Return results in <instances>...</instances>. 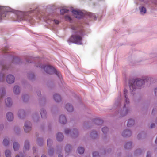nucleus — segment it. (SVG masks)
<instances>
[{
	"mask_svg": "<svg viewBox=\"0 0 157 157\" xmlns=\"http://www.w3.org/2000/svg\"><path fill=\"white\" fill-rule=\"evenodd\" d=\"M37 141H38V143L39 144H40V142H43V140H41V139H39Z\"/></svg>",
	"mask_w": 157,
	"mask_h": 157,
	"instance_id": "37",
	"label": "nucleus"
},
{
	"mask_svg": "<svg viewBox=\"0 0 157 157\" xmlns=\"http://www.w3.org/2000/svg\"><path fill=\"white\" fill-rule=\"evenodd\" d=\"M9 144V141L8 140L6 139H4L3 141V144L5 146H7Z\"/></svg>",
	"mask_w": 157,
	"mask_h": 157,
	"instance_id": "27",
	"label": "nucleus"
},
{
	"mask_svg": "<svg viewBox=\"0 0 157 157\" xmlns=\"http://www.w3.org/2000/svg\"><path fill=\"white\" fill-rule=\"evenodd\" d=\"M146 157H150V154L149 152H147Z\"/></svg>",
	"mask_w": 157,
	"mask_h": 157,
	"instance_id": "40",
	"label": "nucleus"
},
{
	"mask_svg": "<svg viewBox=\"0 0 157 157\" xmlns=\"http://www.w3.org/2000/svg\"><path fill=\"white\" fill-rule=\"evenodd\" d=\"M131 135V131L128 130H124L122 133V135L124 137L129 136Z\"/></svg>",
	"mask_w": 157,
	"mask_h": 157,
	"instance_id": "8",
	"label": "nucleus"
},
{
	"mask_svg": "<svg viewBox=\"0 0 157 157\" xmlns=\"http://www.w3.org/2000/svg\"><path fill=\"white\" fill-rule=\"evenodd\" d=\"M134 121L133 120L129 119L128 120L127 126L128 127H130L134 125Z\"/></svg>",
	"mask_w": 157,
	"mask_h": 157,
	"instance_id": "15",
	"label": "nucleus"
},
{
	"mask_svg": "<svg viewBox=\"0 0 157 157\" xmlns=\"http://www.w3.org/2000/svg\"><path fill=\"white\" fill-rule=\"evenodd\" d=\"M5 154L6 157H11V153L10 151L9 150L6 151Z\"/></svg>",
	"mask_w": 157,
	"mask_h": 157,
	"instance_id": "23",
	"label": "nucleus"
},
{
	"mask_svg": "<svg viewBox=\"0 0 157 157\" xmlns=\"http://www.w3.org/2000/svg\"><path fill=\"white\" fill-rule=\"evenodd\" d=\"M155 126V125L154 124H152L151 125V128H153Z\"/></svg>",
	"mask_w": 157,
	"mask_h": 157,
	"instance_id": "39",
	"label": "nucleus"
},
{
	"mask_svg": "<svg viewBox=\"0 0 157 157\" xmlns=\"http://www.w3.org/2000/svg\"><path fill=\"white\" fill-rule=\"evenodd\" d=\"M2 93H3V94H5V93L4 92H3V91H2Z\"/></svg>",
	"mask_w": 157,
	"mask_h": 157,
	"instance_id": "48",
	"label": "nucleus"
},
{
	"mask_svg": "<svg viewBox=\"0 0 157 157\" xmlns=\"http://www.w3.org/2000/svg\"><path fill=\"white\" fill-rule=\"evenodd\" d=\"M5 77L4 75L0 74V81H3L4 80Z\"/></svg>",
	"mask_w": 157,
	"mask_h": 157,
	"instance_id": "29",
	"label": "nucleus"
},
{
	"mask_svg": "<svg viewBox=\"0 0 157 157\" xmlns=\"http://www.w3.org/2000/svg\"><path fill=\"white\" fill-rule=\"evenodd\" d=\"M155 94L156 95H157V88H156L155 89Z\"/></svg>",
	"mask_w": 157,
	"mask_h": 157,
	"instance_id": "41",
	"label": "nucleus"
},
{
	"mask_svg": "<svg viewBox=\"0 0 157 157\" xmlns=\"http://www.w3.org/2000/svg\"><path fill=\"white\" fill-rule=\"evenodd\" d=\"M91 136L93 138H95L97 136V132H93L91 133Z\"/></svg>",
	"mask_w": 157,
	"mask_h": 157,
	"instance_id": "25",
	"label": "nucleus"
},
{
	"mask_svg": "<svg viewBox=\"0 0 157 157\" xmlns=\"http://www.w3.org/2000/svg\"><path fill=\"white\" fill-rule=\"evenodd\" d=\"M3 128V125H1L0 126V128Z\"/></svg>",
	"mask_w": 157,
	"mask_h": 157,
	"instance_id": "43",
	"label": "nucleus"
},
{
	"mask_svg": "<svg viewBox=\"0 0 157 157\" xmlns=\"http://www.w3.org/2000/svg\"><path fill=\"white\" fill-rule=\"evenodd\" d=\"M71 29L76 31V33L72 35L68 40V42H71L78 44H82V41L83 35L84 31L82 29H79L78 27L72 26Z\"/></svg>",
	"mask_w": 157,
	"mask_h": 157,
	"instance_id": "1",
	"label": "nucleus"
},
{
	"mask_svg": "<svg viewBox=\"0 0 157 157\" xmlns=\"http://www.w3.org/2000/svg\"><path fill=\"white\" fill-rule=\"evenodd\" d=\"M31 124L29 121H27L25 123L24 129L25 132H28L31 130Z\"/></svg>",
	"mask_w": 157,
	"mask_h": 157,
	"instance_id": "5",
	"label": "nucleus"
},
{
	"mask_svg": "<svg viewBox=\"0 0 157 157\" xmlns=\"http://www.w3.org/2000/svg\"><path fill=\"white\" fill-rule=\"evenodd\" d=\"M69 10L66 9H61L60 10V13L61 14H63L65 13H67Z\"/></svg>",
	"mask_w": 157,
	"mask_h": 157,
	"instance_id": "22",
	"label": "nucleus"
},
{
	"mask_svg": "<svg viewBox=\"0 0 157 157\" xmlns=\"http://www.w3.org/2000/svg\"><path fill=\"white\" fill-rule=\"evenodd\" d=\"M35 157H36V156H35Z\"/></svg>",
	"mask_w": 157,
	"mask_h": 157,
	"instance_id": "51",
	"label": "nucleus"
},
{
	"mask_svg": "<svg viewBox=\"0 0 157 157\" xmlns=\"http://www.w3.org/2000/svg\"><path fill=\"white\" fill-rule=\"evenodd\" d=\"M84 151V149L83 147H79L78 148V151L80 154H83Z\"/></svg>",
	"mask_w": 157,
	"mask_h": 157,
	"instance_id": "20",
	"label": "nucleus"
},
{
	"mask_svg": "<svg viewBox=\"0 0 157 157\" xmlns=\"http://www.w3.org/2000/svg\"><path fill=\"white\" fill-rule=\"evenodd\" d=\"M108 128L107 127H104L102 128V131L104 134L106 133L108 131Z\"/></svg>",
	"mask_w": 157,
	"mask_h": 157,
	"instance_id": "26",
	"label": "nucleus"
},
{
	"mask_svg": "<svg viewBox=\"0 0 157 157\" xmlns=\"http://www.w3.org/2000/svg\"><path fill=\"white\" fill-rule=\"evenodd\" d=\"M40 113L42 117L46 116V112L43 109H41L40 111Z\"/></svg>",
	"mask_w": 157,
	"mask_h": 157,
	"instance_id": "19",
	"label": "nucleus"
},
{
	"mask_svg": "<svg viewBox=\"0 0 157 157\" xmlns=\"http://www.w3.org/2000/svg\"><path fill=\"white\" fill-rule=\"evenodd\" d=\"M44 69L45 71L48 74H52L54 73L57 75L59 78H60L61 76L60 73L53 67L49 65H48L45 66Z\"/></svg>",
	"mask_w": 157,
	"mask_h": 157,
	"instance_id": "3",
	"label": "nucleus"
},
{
	"mask_svg": "<svg viewBox=\"0 0 157 157\" xmlns=\"http://www.w3.org/2000/svg\"><path fill=\"white\" fill-rule=\"evenodd\" d=\"M96 122L98 123H102V122L100 120H96Z\"/></svg>",
	"mask_w": 157,
	"mask_h": 157,
	"instance_id": "35",
	"label": "nucleus"
},
{
	"mask_svg": "<svg viewBox=\"0 0 157 157\" xmlns=\"http://www.w3.org/2000/svg\"><path fill=\"white\" fill-rule=\"evenodd\" d=\"M59 121L62 124H65L67 122V120L66 117L64 115H61L59 118Z\"/></svg>",
	"mask_w": 157,
	"mask_h": 157,
	"instance_id": "7",
	"label": "nucleus"
},
{
	"mask_svg": "<svg viewBox=\"0 0 157 157\" xmlns=\"http://www.w3.org/2000/svg\"><path fill=\"white\" fill-rule=\"evenodd\" d=\"M63 138V136L62 133H58L56 136V138L58 141H61Z\"/></svg>",
	"mask_w": 157,
	"mask_h": 157,
	"instance_id": "11",
	"label": "nucleus"
},
{
	"mask_svg": "<svg viewBox=\"0 0 157 157\" xmlns=\"http://www.w3.org/2000/svg\"><path fill=\"white\" fill-rule=\"evenodd\" d=\"M93 157H99V155L98 152H95L93 153Z\"/></svg>",
	"mask_w": 157,
	"mask_h": 157,
	"instance_id": "30",
	"label": "nucleus"
},
{
	"mask_svg": "<svg viewBox=\"0 0 157 157\" xmlns=\"http://www.w3.org/2000/svg\"><path fill=\"white\" fill-rule=\"evenodd\" d=\"M132 146V144L131 142H129L127 143L124 146L125 148L129 149L131 148Z\"/></svg>",
	"mask_w": 157,
	"mask_h": 157,
	"instance_id": "21",
	"label": "nucleus"
},
{
	"mask_svg": "<svg viewBox=\"0 0 157 157\" xmlns=\"http://www.w3.org/2000/svg\"><path fill=\"white\" fill-rule=\"evenodd\" d=\"M14 149L15 151L18 150L19 147V145L18 144L17 142H14L13 144Z\"/></svg>",
	"mask_w": 157,
	"mask_h": 157,
	"instance_id": "18",
	"label": "nucleus"
},
{
	"mask_svg": "<svg viewBox=\"0 0 157 157\" xmlns=\"http://www.w3.org/2000/svg\"><path fill=\"white\" fill-rule=\"evenodd\" d=\"M151 80V78H146L144 80L137 79L135 81L132 80V82H133V83L130 85V88L132 90H134V89L136 88H139L146 82H149Z\"/></svg>",
	"mask_w": 157,
	"mask_h": 157,
	"instance_id": "2",
	"label": "nucleus"
},
{
	"mask_svg": "<svg viewBox=\"0 0 157 157\" xmlns=\"http://www.w3.org/2000/svg\"><path fill=\"white\" fill-rule=\"evenodd\" d=\"M58 157H63V156L62 155H58Z\"/></svg>",
	"mask_w": 157,
	"mask_h": 157,
	"instance_id": "46",
	"label": "nucleus"
},
{
	"mask_svg": "<svg viewBox=\"0 0 157 157\" xmlns=\"http://www.w3.org/2000/svg\"><path fill=\"white\" fill-rule=\"evenodd\" d=\"M7 120L9 121H11L13 119V113L11 112L8 113L6 115Z\"/></svg>",
	"mask_w": 157,
	"mask_h": 157,
	"instance_id": "9",
	"label": "nucleus"
},
{
	"mask_svg": "<svg viewBox=\"0 0 157 157\" xmlns=\"http://www.w3.org/2000/svg\"><path fill=\"white\" fill-rule=\"evenodd\" d=\"M5 102L6 106H9L12 104L11 99L10 98H7L5 101Z\"/></svg>",
	"mask_w": 157,
	"mask_h": 157,
	"instance_id": "13",
	"label": "nucleus"
},
{
	"mask_svg": "<svg viewBox=\"0 0 157 157\" xmlns=\"http://www.w3.org/2000/svg\"><path fill=\"white\" fill-rule=\"evenodd\" d=\"M54 21L56 24H58L59 23V21L57 20H55Z\"/></svg>",
	"mask_w": 157,
	"mask_h": 157,
	"instance_id": "36",
	"label": "nucleus"
},
{
	"mask_svg": "<svg viewBox=\"0 0 157 157\" xmlns=\"http://www.w3.org/2000/svg\"><path fill=\"white\" fill-rule=\"evenodd\" d=\"M140 12L142 13H145L146 12V8L144 7H142L140 9Z\"/></svg>",
	"mask_w": 157,
	"mask_h": 157,
	"instance_id": "28",
	"label": "nucleus"
},
{
	"mask_svg": "<svg viewBox=\"0 0 157 157\" xmlns=\"http://www.w3.org/2000/svg\"><path fill=\"white\" fill-rule=\"evenodd\" d=\"M72 12L74 14L76 15L75 16L76 18L78 19L81 18L83 15V13L78 10H73Z\"/></svg>",
	"mask_w": 157,
	"mask_h": 157,
	"instance_id": "4",
	"label": "nucleus"
},
{
	"mask_svg": "<svg viewBox=\"0 0 157 157\" xmlns=\"http://www.w3.org/2000/svg\"><path fill=\"white\" fill-rule=\"evenodd\" d=\"M33 152H34L35 151H36V148L35 147H33Z\"/></svg>",
	"mask_w": 157,
	"mask_h": 157,
	"instance_id": "42",
	"label": "nucleus"
},
{
	"mask_svg": "<svg viewBox=\"0 0 157 157\" xmlns=\"http://www.w3.org/2000/svg\"><path fill=\"white\" fill-rule=\"evenodd\" d=\"M41 157H46V156L44 155H43L42 156H41Z\"/></svg>",
	"mask_w": 157,
	"mask_h": 157,
	"instance_id": "45",
	"label": "nucleus"
},
{
	"mask_svg": "<svg viewBox=\"0 0 157 157\" xmlns=\"http://www.w3.org/2000/svg\"><path fill=\"white\" fill-rule=\"evenodd\" d=\"M52 143V140L50 139H48L47 140V145L48 146L50 145H51Z\"/></svg>",
	"mask_w": 157,
	"mask_h": 157,
	"instance_id": "31",
	"label": "nucleus"
},
{
	"mask_svg": "<svg viewBox=\"0 0 157 157\" xmlns=\"http://www.w3.org/2000/svg\"><path fill=\"white\" fill-rule=\"evenodd\" d=\"M13 91L15 94H18L20 93L19 87L17 86H15L13 88Z\"/></svg>",
	"mask_w": 157,
	"mask_h": 157,
	"instance_id": "16",
	"label": "nucleus"
},
{
	"mask_svg": "<svg viewBox=\"0 0 157 157\" xmlns=\"http://www.w3.org/2000/svg\"><path fill=\"white\" fill-rule=\"evenodd\" d=\"M124 94L125 96V97L126 98V104H125L124 105V107H125L126 105L127 104H128L129 102V99L127 98L126 96V94L127 93V91L126 89H124Z\"/></svg>",
	"mask_w": 157,
	"mask_h": 157,
	"instance_id": "14",
	"label": "nucleus"
},
{
	"mask_svg": "<svg viewBox=\"0 0 157 157\" xmlns=\"http://www.w3.org/2000/svg\"><path fill=\"white\" fill-rule=\"evenodd\" d=\"M65 18L67 20H68L70 21L71 20V17L67 15L65 16Z\"/></svg>",
	"mask_w": 157,
	"mask_h": 157,
	"instance_id": "33",
	"label": "nucleus"
},
{
	"mask_svg": "<svg viewBox=\"0 0 157 157\" xmlns=\"http://www.w3.org/2000/svg\"><path fill=\"white\" fill-rule=\"evenodd\" d=\"M78 133L76 129H74L73 130L71 134V136L73 137H75L78 136Z\"/></svg>",
	"mask_w": 157,
	"mask_h": 157,
	"instance_id": "17",
	"label": "nucleus"
},
{
	"mask_svg": "<svg viewBox=\"0 0 157 157\" xmlns=\"http://www.w3.org/2000/svg\"><path fill=\"white\" fill-rule=\"evenodd\" d=\"M5 69V68L4 67L3 68V70H4V69Z\"/></svg>",
	"mask_w": 157,
	"mask_h": 157,
	"instance_id": "47",
	"label": "nucleus"
},
{
	"mask_svg": "<svg viewBox=\"0 0 157 157\" xmlns=\"http://www.w3.org/2000/svg\"><path fill=\"white\" fill-rule=\"evenodd\" d=\"M70 146L67 145L66 146L65 148V150L66 152H67V150H68L69 151L70 150Z\"/></svg>",
	"mask_w": 157,
	"mask_h": 157,
	"instance_id": "32",
	"label": "nucleus"
},
{
	"mask_svg": "<svg viewBox=\"0 0 157 157\" xmlns=\"http://www.w3.org/2000/svg\"><path fill=\"white\" fill-rule=\"evenodd\" d=\"M6 79L7 83L11 84L14 82V77L13 75H9L7 76Z\"/></svg>",
	"mask_w": 157,
	"mask_h": 157,
	"instance_id": "6",
	"label": "nucleus"
},
{
	"mask_svg": "<svg viewBox=\"0 0 157 157\" xmlns=\"http://www.w3.org/2000/svg\"><path fill=\"white\" fill-rule=\"evenodd\" d=\"M29 148V143L28 141H26L25 144L24 148L25 150H28Z\"/></svg>",
	"mask_w": 157,
	"mask_h": 157,
	"instance_id": "24",
	"label": "nucleus"
},
{
	"mask_svg": "<svg viewBox=\"0 0 157 157\" xmlns=\"http://www.w3.org/2000/svg\"><path fill=\"white\" fill-rule=\"evenodd\" d=\"M65 132L66 134H67L70 132V131L69 129H65Z\"/></svg>",
	"mask_w": 157,
	"mask_h": 157,
	"instance_id": "34",
	"label": "nucleus"
},
{
	"mask_svg": "<svg viewBox=\"0 0 157 157\" xmlns=\"http://www.w3.org/2000/svg\"><path fill=\"white\" fill-rule=\"evenodd\" d=\"M66 108L69 112H71L73 110V106L70 104H67L66 105Z\"/></svg>",
	"mask_w": 157,
	"mask_h": 157,
	"instance_id": "10",
	"label": "nucleus"
},
{
	"mask_svg": "<svg viewBox=\"0 0 157 157\" xmlns=\"http://www.w3.org/2000/svg\"><path fill=\"white\" fill-rule=\"evenodd\" d=\"M54 99L55 101L57 102H59L61 100L60 96L57 94H54Z\"/></svg>",
	"mask_w": 157,
	"mask_h": 157,
	"instance_id": "12",
	"label": "nucleus"
},
{
	"mask_svg": "<svg viewBox=\"0 0 157 157\" xmlns=\"http://www.w3.org/2000/svg\"><path fill=\"white\" fill-rule=\"evenodd\" d=\"M7 48H6L5 50H3V52L4 53H6L7 52Z\"/></svg>",
	"mask_w": 157,
	"mask_h": 157,
	"instance_id": "38",
	"label": "nucleus"
},
{
	"mask_svg": "<svg viewBox=\"0 0 157 157\" xmlns=\"http://www.w3.org/2000/svg\"><path fill=\"white\" fill-rule=\"evenodd\" d=\"M141 0V1H144V0Z\"/></svg>",
	"mask_w": 157,
	"mask_h": 157,
	"instance_id": "50",
	"label": "nucleus"
},
{
	"mask_svg": "<svg viewBox=\"0 0 157 157\" xmlns=\"http://www.w3.org/2000/svg\"><path fill=\"white\" fill-rule=\"evenodd\" d=\"M16 157H20L19 156H17Z\"/></svg>",
	"mask_w": 157,
	"mask_h": 157,
	"instance_id": "49",
	"label": "nucleus"
},
{
	"mask_svg": "<svg viewBox=\"0 0 157 157\" xmlns=\"http://www.w3.org/2000/svg\"><path fill=\"white\" fill-rule=\"evenodd\" d=\"M2 15L0 14V21H1L2 20Z\"/></svg>",
	"mask_w": 157,
	"mask_h": 157,
	"instance_id": "44",
	"label": "nucleus"
}]
</instances>
